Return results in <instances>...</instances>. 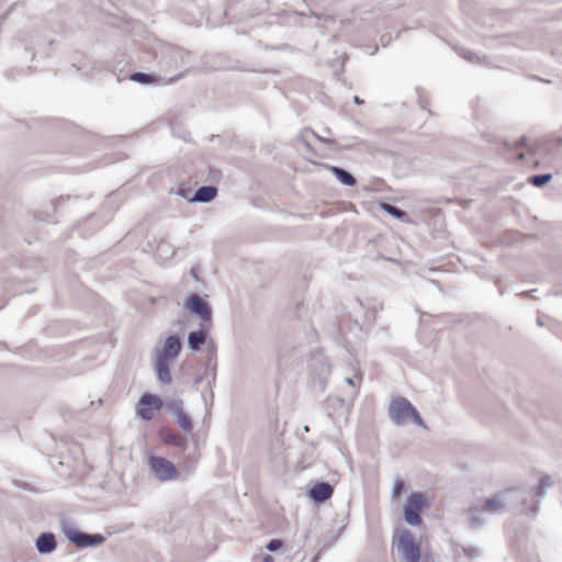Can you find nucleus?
<instances>
[{
  "label": "nucleus",
  "instance_id": "nucleus-1",
  "mask_svg": "<svg viewBox=\"0 0 562 562\" xmlns=\"http://www.w3.org/2000/svg\"><path fill=\"white\" fill-rule=\"evenodd\" d=\"M553 485L550 475L541 477L535 488H507L496 493L491 498H477L465 510L472 529H481L486 524L484 514L502 515L507 510L522 505L527 515L536 516L539 512V504L546 497L547 491Z\"/></svg>",
  "mask_w": 562,
  "mask_h": 562
},
{
  "label": "nucleus",
  "instance_id": "nucleus-2",
  "mask_svg": "<svg viewBox=\"0 0 562 562\" xmlns=\"http://www.w3.org/2000/svg\"><path fill=\"white\" fill-rule=\"evenodd\" d=\"M63 531L66 538L78 548L97 547L105 541V537L100 533H86L77 530L72 525L64 522Z\"/></svg>",
  "mask_w": 562,
  "mask_h": 562
},
{
  "label": "nucleus",
  "instance_id": "nucleus-3",
  "mask_svg": "<svg viewBox=\"0 0 562 562\" xmlns=\"http://www.w3.org/2000/svg\"><path fill=\"white\" fill-rule=\"evenodd\" d=\"M148 467L155 477L160 482L177 480L180 475V472L175 464L164 457H150L148 460Z\"/></svg>",
  "mask_w": 562,
  "mask_h": 562
},
{
  "label": "nucleus",
  "instance_id": "nucleus-4",
  "mask_svg": "<svg viewBox=\"0 0 562 562\" xmlns=\"http://www.w3.org/2000/svg\"><path fill=\"white\" fill-rule=\"evenodd\" d=\"M397 552L405 562H418L420 559V548L415 542L413 533L404 529L397 539Z\"/></svg>",
  "mask_w": 562,
  "mask_h": 562
},
{
  "label": "nucleus",
  "instance_id": "nucleus-5",
  "mask_svg": "<svg viewBox=\"0 0 562 562\" xmlns=\"http://www.w3.org/2000/svg\"><path fill=\"white\" fill-rule=\"evenodd\" d=\"M165 409L169 413L175 423L186 432L191 434L193 430V422L183 409V401L170 400L166 402Z\"/></svg>",
  "mask_w": 562,
  "mask_h": 562
},
{
  "label": "nucleus",
  "instance_id": "nucleus-6",
  "mask_svg": "<svg viewBox=\"0 0 562 562\" xmlns=\"http://www.w3.org/2000/svg\"><path fill=\"white\" fill-rule=\"evenodd\" d=\"M425 505L424 495L420 492H413L408 495L404 505V518L411 526H419L422 524L420 512Z\"/></svg>",
  "mask_w": 562,
  "mask_h": 562
},
{
  "label": "nucleus",
  "instance_id": "nucleus-7",
  "mask_svg": "<svg viewBox=\"0 0 562 562\" xmlns=\"http://www.w3.org/2000/svg\"><path fill=\"white\" fill-rule=\"evenodd\" d=\"M412 412H414V406L405 397L393 400L389 408L390 418L396 425H404L409 420Z\"/></svg>",
  "mask_w": 562,
  "mask_h": 562
},
{
  "label": "nucleus",
  "instance_id": "nucleus-8",
  "mask_svg": "<svg viewBox=\"0 0 562 562\" xmlns=\"http://www.w3.org/2000/svg\"><path fill=\"white\" fill-rule=\"evenodd\" d=\"M165 405L166 402H162L159 396L146 393L139 398L137 414L142 419L150 420L154 417V411H160Z\"/></svg>",
  "mask_w": 562,
  "mask_h": 562
},
{
  "label": "nucleus",
  "instance_id": "nucleus-9",
  "mask_svg": "<svg viewBox=\"0 0 562 562\" xmlns=\"http://www.w3.org/2000/svg\"><path fill=\"white\" fill-rule=\"evenodd\" d=\"M182 344L180 338L176 335H170L166 338L161 349L156 348L155 357L173 360L179 356Z\"/></svg>",
  "mask_w": 562,
  "mask_h": 562
},
{
  "label": "nucleus",
  "instance_id": "nucleus-10",
  "mask_svg": "<svg viewBox=\"0 0 562 562\" xmlns=\"http://www.w3.org/2000/svg\"><path fill=\"white\" fill-rule=\"evenodd\" d=\"M186 307L190 313L198 315L202 321H210L212 317L211 307L199 294L190 295L187 300Z\"/></svg>",
  "mask_w": 562,
  "mask_h": 562
},
{
  "label": "nucleus",
  "instance_id": "nucleus-11",
  "mask_svg": "<svg viewBox=\"0 0 562 562\" xmlns=\"http://www.w3.org/2000/svg\"><path fill=\"white\" fill-rule=\"evenodd\" d=\"M334 494V486L328 482H317L308 492V497L316 504L325 503Z\"/></svg>",
  "mask_w": 562,
  "mask_h": 562
},
{
  "label": "nucleus",
  "instance_id": "nucleus-12",
  "mask_svg": "<svg viewBox=\"0 0 562 562\" xmlns=\"http://www.w3.org/2000/svg\"><path fill=\"white\" fill-rule=\"evenodd\" d=\"M170 362L171 360H166L162 358L155 357L154 369L157 376V380L162 385H169L172 382V376L170 372Z\"/></svg>",
  "mask_w": 562,
  "mask_h": 562
},
{
  "label": "nucleus",
  "instance_id": "nucleus-13",
  "mask_svg": "<svg viewBox=\"0 0 562 562\" xmlns=\"http://www.w3.org/2000/svg\"><path fill=\"white\" fill-rule=\"evenodd\" d=\"M159 437L164 443L178 447L182 450V452L188 450L187 439L183 436L170 430L169 428H161L159 430Z\"/></svg>",
  "mask_w": 562,
  "mask_h": 562
},
{
  "label": "nucleus",
  "instance_id": "nucleus-14",
  "mask_svg": "<svg viewBox=\"0 0 562 562\" xmlns=\"http://www.w3.org/2000/svg\"><path fill=\"white\" fill-rule=\"evenodd\" d=\"M35 548L41 554H48L56 550L57 541L53 532H42L35 540Z\"/></svg>",
  "mask_w": 562,
  "mask_h": 562
},
{
  "label": "nucleus",
  "instance_id": "nucleus-15",
  "mask_svg": "<svg viewBox=\"0 0 562 562\" xmlns=\"http://www.w3.org/2000/svg\"><path fill=\"white\" fill-rule=\"evenodd\" d=\"M200 457L201 456L196 446L192 450H189L188 452L184 451L181 463L182 470L186 471L188 474L193 473L199 463Z\"/></svg>",
  "mask_w": 562,
  "mask_h": 562
},
{
  "label": "nucleus",
  "instance_id": "nucleus-16",
  "mask_svg": "<svg viewBox=\"0 0 562 562\" xmlns=\"http://www.w3.org/2000/svg\"><path fill=\"white\" fill-rule=\"evenodd\" d=\"M216 194L217 189L215 187L202 186L195 191L191 201L198 203H209L216 196Z\"/></svg>",
  "mask_w": 562,
  "mask_h": 562
},
{
  "label": "nucleus",
  "instance_id": "nucleus-17",
  "mask_svg": "<svg viewBox=\"0 0 562 562\" xmlns=\"http://www.w3.org/2000/svg\"><path fill=\"white\" fill-rule=\"evenodd\" d=\"M206 331L202 326L199 330L190 331L188 335V346L192 351H198L205 342Z\"/></svg>",
  "mask_w": 562,
  "mask_h": 562
},
{
  "label": "nucleus",
  "instance_id": "nucleus-18",
  "mask_svg": "<svg viewBox=\"0 0 562 562\" xmlns=\"http://www.w3.org/2000/svg\"><path fill=\"white\" fill-rule=\"evenodd\" d=\"M328 169L341 184L352 187L357 183L356 178L344 168L337 166H329Z\"/></svg>",
  "mask_w": 562,
  "mask_h": 562
},
{
  "label": "nucleus",
  "instance_id": "nucleus-19",
  "mask_svg": "<svg viewBox=\"0 0 562 562\" xmlns=\"http://www.w3.org/2000/svg\"><path fill=\"white\" fill-rule=\"evenodd\" d=\"M130 79L139 85H149L156 81V78L151 74H146L142 71H135L130 76Z\"/></svg>",
  "mask_w": 562,
  "mask_h": 562
},
{
  "label": "nucleus",
  "instance_id": "nucleus-20",
  "mask_svg": "<svg viewBox=\"0 0 562 562\" xmlns=\"http://www.w3.org/2000/svg\"><path fill=\"white\" fill-rule=\"evenodd\" d=\"M551 179V173H539L529 177V182L537 188H541L544 184H547Z\"/></svg>",
  "mask_w": 562,
  "mask_h": 562
},
{
  "label": "nucleus",
  "instance_id": "nucleus-21",
  "mask_svg": "<svg viewBox=\"0 0 562 562\" xmlns=\"http://www.w3.org/2000/svg\"><path fill=\"white\" fill-rule=\"evenodd\" d=\"M381 209L386 214L393 216L394 218L402 220V218H404L406 216V213L403 210H401V209H398V207H396V206H394L392 204H389V203H383L381 205Z\"/></svg>",
  "mask_w": 562,
  "mask_h": 562
},
{
  "label": "nucleus",
  "instance_id": "nucleus-22",
  "mask_svg": "<svg viewBox=\"0 0 562 562\" xmlns=\"http://www.w3.org/2000/svg\"><path fill=\"white\" fill-rule=\"evenodd\" d=\"M459 54H460L461 57H463L465 60H468L470 63H479L480 61V57L476 56L475 53L470 52L468 49L461 48L459 50Z\"/></svg>",
  "mask_w": 562,
  "mask_h": 562
},
{
  "label": "nucleus",
  "instance_id": "nucleus-23",
  "mask_svg": "<svg viewBox=\"0 0 562 562\" xmlns=\"http://www.w3.org/2000/svg\"><path fill=\"white\" fill-rule=\"evenodd\" d=\"M409 419H412L419 427L427 428L425 422L423 420V418L420 417L419 413L417 412V409L415 407H414V412L411 413Z\"/></svg>",
  "mask_w": 562,
  "mask_h": 562
},
{
  "label": "nucleus",
  "instance_id": "nucleus-24",
  "mask_svg": "<svg viewBox=\"0 0 562 562\" xmlns=\"http://www.w3.org/2000/svg\"><path fill=\"white\" fill-rule=\"evenodd\" d=\"M282 547V541L280 539H271L267 546L266 549L271 552L278 551Z\"/></svg>",
  "mask_w": 562,
  "mask_h": 562
},
{
  "label": "nucleus",
  "instance_id": "nucleus-25",
  "mask_svg": "<svg viewBox=\"0 0 562 562\" xmlns=\"http://www.w3.org/2000/svg\"><path fill=\"white\" fill-rule=\"evenodd\" d=\"M404 491V482L400 479H397L395 482H394V486H393V491H392V495L393 497H396L397 495H400L402 492Z\"/></svg>",
  "mask_w": 562,
  "mask_h": 562
},
{
  "label": "nucleus",
  "instance_id": "nucleus-26",
  "mask_svg": "<svg viewBox=\"0 0 562 562\" xmlns=\"http://www.w3.org/2000/svg\"><path fill=\"white\" fill-rule=\"evenodd\" d=\"M190 273H191V276H192L196 281H199V280H200L199 274H198V271H196V269H195V268H192V269L190 270Z\"/></svg>",
  "mask_w": 562,
  "mask_h": 562
},
{
  "label": "nucleus",
  "instance_id": "nucleus-27",
  "mask_svg": "<svg viewBox=\"0 0 562 562\" xmlns=\"http://www.w3.org/2000/svg\"><path fill=\"white\" fill-rule=\"evenodd\" d=\"M262 562H274V559L270 554H266L262 559Z\"/></svg>",
  "mask_w": 562,
  "mask_h": 562
},
{
  "label": "nucleus",
  "instance_id": "nucleus-28",
  "mask_svg": "<svg viewBox=\"0 0 562 562\" xmlns=\"http://www.w3.org/2000/svg\"><path fill=\"white\" fill-rule=\"evenodd\" d=\"M356 378H357V375H356L355 378H349V376H348V378H346V379H345V381H346V383H348V384H350V385H352V386H353V385H355V379H356Z\"/></svg>",
  "mask_w": 562,
  "mask_h": 562
},
{
  "label": "nucleus",
  "instance_id": "nucleus-29",
  "mask_svg": "<svg viewBox=\"0 0 562 562\" xmlns=\"http://www.w3.org/2000/svg\"><path fill=\"white\" fill-rule=\"evenodd\" d=\"M353 102L358 105L363 104V100H361L358 95L353 97Z\"/></svg>",
  "mask_w": 562,
  "mask_h": 562
},
{
  "label": "nucleus",
  "instance_id": "nucleus-30",
  "mask_svg": "<svg viewBox=\"0 0 562 562\" xmlns=\"http://www.w3.org/2000/svg\"><path fill=\"white\" fill-rule=\"evenodd\" d=\"M537 323L539 326H543V321L541 317H538Z\"/></svg>",
  "mask_w": 562,
  "mask_h": 562
},
{
  "label": "nucleus",
  "instance_id": "nucleus-31",
  "mask_svg": "<svg viewBox=\"0 0 562 562\" xmlns=\"http://www.w3.org/2000/svg\"><path fill=\"white\" fill-rule=\"evenodd\" d=\"M318 138H319L322 142H324V143H330V140H329V139H324V138H321V137H318Z\"/></svg>",
  "mask_w": 562,
  "mask_h": 562
}]
</instances>
